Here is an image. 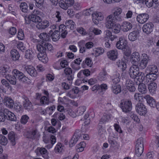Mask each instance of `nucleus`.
<instances>
[{"mask_svg":"<svg viewBox=\"0 0 159 159\" xmlns=\"http://www.w3.org/2000/svg\"><path fill=\"white\" fill-rule=\"evenodd\" d=\"M125 14L122 12V9L116 7L113 14L108 16L106 18V26L108 28L113 26L117 22L124 20Z\"/></svg>","mask_w":159,"mask_h":159,"instance_id":"obj_1","label":"nucleus"},{"mask_svg":"<svg viewBox=\"0 0 159 159\" xmlns=\"http://www.w3.org/2000/svg\"><path fill=\"white\" fill-rule=\"evenodd\" d=\"M47 40H40L39 41V44L37 45V48L39 51L45 52L47 50L52 52L53 50L52 45L48 43Z\"/></svg>","mask_w":159,"mask_h":159,"instance_id":"obj_2","label":"nucleus"},{"mask_svg":"<svg viewBox=\"0 0 159 159\" xmlns=\"http://www.w3.org/2000/svg\"><path fill=\"white\" fill-rule=\"evenodd\" d=\"M120 107L123 111L125 113L130 111L132 109V103L130 100L126 99L122 100L120 104Z\"/></svg>","mask_w":159,"mask_h":159,"instance_id":"obj_3","label":"nucleus"},{"mask_svg":"<svg viewBox=\"0 0 159 159\" xmlns=\"http://www.w3.org/2000/svg\"><path fill=\"white\" fill-rule=\"evenodd\" d=\"M143 139L140 137L138 139L135 145V153L138 157H140L143 152Z\"/></svg>","mask_w":159,"mask_h":159,"instance_id":"obj_4","label":"nucleus"},{"mask_svg":"<svg viewBox=\"0 0 159 159\" xmlns=\"http://www.w3.org/2000/svg\"><path fill=\"white\" fill-rule=\"evenodd\" d=\"M139 69L138 65H133L131 66L129 70V74L130 77L133 79H135L137 77H140L141 73L139 72Z\"/></svg>","mask_w":159,"mask_h":159,"instance_id":"obj_5","label":"nucleus"},{"mask_svg":"<svg viewBox=\"0 0 159 159\" xmlns=\"http://www.w3.org/2000/svg\"><path fill=\"white\" fill-rule=\"evenodd\" d=\"M135 110L136 112L140 115H144L147 112V110L145 106L140 102H139L136 105Z\"/></svg>","mask_w":159,"mask_h":159,"instance_id":"obj_6","label":"nucleus"},{"mask_svg":"<svg viewBox=\"0 0 159 159\" xmlns=\"http://www.w3.org/2000/svg\"><path fill=\"white\" fill-rule=\"evenodd\" d=\"M74 3V0H60L59 2V6L62 8L66 10L69 7L72 6Z\"/></svg>","mask_w":159,"mask_h":159,"instance_id":"obj_7","label":"nucleus"},{"mask_svg":"<svg viewBox=\"0 0 159 159\" xmlns=\"http://www.w3.org/2000/svg\"><path fill=\"white\" fill-rule=\"evenodd\" d=\"M149 17V15L146 13H143L138 15L136 18V20L139 23L143 24L148 20Z\"/></svg>","mask_w":159,"mask_h":159,"instance_id":"obj_8","label":"nucleus"},{"mask_svg":"<svg viewBox=\"0 0 159 159\" xmlns=\"http://www.w3.org/2000/svg\"><path fill=\"white\" fill-rule=\"evenodd\" d=\"M143 58L139 63V67L141 69H143L147 66L148 63L150 61L149 57L147 54H143Z\"/></svg>","mask_w":159,"mask_h":159,"instance_id":"obj_9","label":"nucleus"},{"mask_svg":"<svg viewBox=\"0 0 159 159\" xmlns=\"http://www.w3.org/2000/svg\"><path fill=\"white\" fill-rule=\"evenodd\" d=\"M154 25L152 22H148L145 24L142 27L143 32L147 34H150L153 31Z\"/></svg>","mask_w":159,"mask_h":159,"instance_id":"obj_10","label":"nucleus"},{"mask_svg":"<svg viewBox=\"0 0 159 159\" xmlns=\"http://www.w3.org/2000/svg\"><path fill=\"white\" fill-rule=\"evenodd\" d=\"M3 104L9 108H12L14 105L13 100L9 97L5 96L2 102Z\"/></svg>","mask_w":159,"mask_h":159,"instance_id":"obj_11","label":"nucleus"},{"mask_svg":"<svg viewBox=\"0 0 159 159\" xmlns=\"http://www.w3.org/2000/svg\"><path fill=\"white\" fill-rule=\"evenodd\" d=\"M24 69L31 76L35 77L37 75V72L35 68L31 66H26Z\"/></svg>","mask_w":159,"mask_h":159,"instance_id":"obj_12","label":"nucleus"},{"mask_svg":"<svg viewBox=\"0 0 159 159\" xmlns=\"http://www.w3.org/2000/svg\"><path fill=\"white\" fill-rule=\"evenodd\" d=\"M23 98L24 99V101H23V106L25 109L28 110H32V105L29 98L25 96H23Z\"/></svg>","mask_w":159,"mask_h":159,"instance_id":"obj_13","label":"nucleus"},{"mask_svg":"<svg viewBox=\"0 0 159 159\" xmlns=\"http://www.w3.org/2000/svg\"><path fill=\"white\" fill-rule=\"evenodd\" d=\"M145 99L147 103L151 107H155L156 104L155 100L152 97H150L149 95H147L143 97Z\"/></svg>","mask_w":159,"mask_h":159,"instance_id":"obj_14","label":"nucleus"},{"mask_svg":"<svg viewBox=\"0 0 159 159\" xmlns=\"http://www.w3.org/2000/svg\"><path fill=\"white\" fill-rule=\"evenodd\" d=\"M8 137L11 145L12 146L15 145L16 143V140L18 139L17 135L13 132L11 131L8 134Z\"/></svg>","mask_w":159,"mask_h":159,"instance_id":"obj_15","label":"nucleus"},{"mask_svg":"<svg viewBox=\"0 0 159 159\" xmlns=\"http://www.w3.org/2000/svg\"><path fill=\"white\" fill-rule=\"evenodd\" d=\"M108 57L111 60H115L118 57V54L116 50H111L107 53Z\"/></svg>","mask_w":159,"mask_h":159,"instance_id":"obj_16","label":"nucleus"},{"mask_svg":"<svg viewBox=\"0 0 159 159\" xmlns=\"http://www.w3.org/2000/svg\"><path fill=\"white\" fill-rule=\"evenodd\" d=\"M50 24L49 22L47 20H44L40 21L36 25V27L39 29H44L47 28Z\"/></svg>","mask_w":159,"mask_h":159,"instance_id":"obj_17","label":"nucleus"},{"mask_svg":"<svg viewBox=\"0 0 159 159\" xmlns=\"http://www.w3.org/2000/svg\"><path fill=\"white\" fill-rule=\"evenodd\" d=\"M39 52L37 56V58L43 63H47L48 61V59L45 52H43L41 51Z\"/></svg>","mask_w":159,"mask_h":159,"instance_id":"obj_18","label":"nucleus"},{"mask_svg":"<svg viewBox=\"0 0 159 159\" xmlns=\"http://www.w3.org/2000/svg\"><path fill=\"white\" fill-rule=\"evenodd\" d=\"M122 30L124 32H127L130 30L133 27L132 24L127 21L123 22L121 25Z\"/></svg>","mask_w":159,"mask_h":159,"instance_id":"obj_19","label":"nucleus"},{"mask_svg":"<svg viewBox=\"0 0 159 159\" xmlns=\"http://www.w3.org/2000/svg\"><path fill=\"white\" fill-rule=\"evenodd\" d=\"M38 134V131L36 129H32L30 131L26 133V137L28 138L34 139Z\"/></svg>","mask_w":159,"mask_h":159,"instance_id":"obj_20","label":"nucleus"},{"mask_svg":"<svg viewBox=\"0 0 159 159\" xmlns=\"http://www.w3.org/2000/svg\"><path fill=\"white\" fill-rule=\"evenodd\" d=\"M126 85L127 89L131 92H134L136 88L134 86V83L133 81L129 79L126 80Z\"/></svg>","mask_w":159,"mask_h":159,"instance_id":"obj_21","label":"nucleus"},{"mask_svg":"<svg viewBox=\"0 0 159 159\" xmlns=\"http://www.w3.org/2000/svg\"><path fill=\"white\" fill-rule=\"evenodd\" d=\"M34 55V51L32 49H29L26 51L25 57L26 59L31 61L33 59Z\"/></svg>","mask_w":159,"mask_h":159,"instance_id":"obj_22","label":"nucleus"},{"mask_svg":"<svg viewBox=\"0 0 159 159\" xmlns=\"http://www.w3.org/2000/svg\"><path fill=\"white\" fill-rule=\"evenodd\" d=\"M65 74L68 75L67 79L68 80L71 81L74 78L73 75L72 74V70L70 67H66L64 69Z\"/></svg>","mask_w":159,"mask_h":159,"instance_id":"obj_23","label":"nucleus"},{"mask_svg":"<svg viewBox=\"0 0 159 159\" xmlns=\"http://www.w3.org/2000/svg\"><path fill=\"white\" fill-rule=\"evenodd\" d=\"M11 57L12 60L16 61L19 60L20 57V55L18 52L15 49L11 50Z\"/></svg>","mask_w":159,"mask_h":159,"instance_id":"obj_24","label":"nucleus"},{"mask_svg":"<svg viewBox=\"0 0 159 159\" xmlns=\"http://www.w3.org/2000/svg\"><path fill=\"white\" fill-rule=\"evenodd\" d=\"M4 111L6 112V115L8 116L7 119L11 121H16V118L15 114L12 112L9 111L8 110H4Z\"/></svg>","mask_w":159,"mask_h":159,"instance_id":"obj_25","label":"nucleus"},{"mask_svg":"<svg viewBox=\"0 0 159 159\" xmlns=\"http://www.w3.org/2000/svg\"><path fill=\"white\" fill-rule=\"evenodd\" d=\"M140 60V55L139 53L136 52H133L131 56V61L133 64L134 65L136 62H138Z\"/></svg>","mask_w":159,"mask_h":159,"instance_id":"obj_26","label":"nucleus"},{"mask_svg":"<svg viewBox=\"0 0 159 159\" xmlns=\"http://www.w3.org/2000/svg\"><path fill=\"white\" fill-rule=\"evenodd\" d=\"M127 43V40H119L116 43V47L118 49H122L125 48Z\"/></svg>","mask_w":159,"mask_h":159,"instance_id":"obj_27","label":"nucleus"},{"mask_svg":"<svg viewBox=\"0 0 159 159\" xmlns=\"http://www.w3.org/2000/svg\"><path fill=\"white\" fill-rule=\"evenodd\" d=\"M67 28L66 25H61L59 26V31L62 33L61 37L63 39H64L66 37V35L67 34Z\"/></svg>","mask_w":159,"mask_h":159,"instance_id":"obj_28","label":"nucleus"},{"mask_svg":"<svg viewBox=\"0 0 159 159\" xmlns=\"http://www.w3.org/2000/svg\"><path fill=\"white\" fill-rule=\"evenodd\" d=\"M157 87V84L155 82H151L148 85V88L151 94L155 93Z\"/></svg>","mask_w":159,"mask_h":159,"instance_id":"obj_29","label":"nucleus"},{"mask_svg":"<svg viewBox=\"0 0 159 159\" xmlns=\"http://www.w3.org/2000/svg\"><path fill=\"white\" fill-rule=\"evenodd\" d=\"M140 75H141L140 76L141 79L144 84H147L149 83L152 82L150 77L147 74L145 75L144 73L141 72Z\"/></svg>","mask_w":159,"mask_h":159,"instance_id":"obj_30","label":"nucleus"},{"mask_svg":"<svg viewBox=\"0 0 159 159\" xmlns=\"http://www.w3.org/2000/svg\"><path fill=\"white\" fill-rule=\"evenodd\" d=\"M80 136L78 134H75L73 136L69 142L70 147H71L74 146L79 139Z\"/></svg>","mask_w":159,"mask_h":159,"instance_id":"obj_31","label":"nucleus"},{"mask_svg":"<svg viewBox=\"0 0 159 159\" xmlns=\"http://www.w3.org/2000/svg\"><path fill=\"white\" fill-rule=\"evenodd\" d=\"M105 40L110 39V40H114L115 39H118L116 35H112L111 33L109 30H107L105 31Z\"/></svg>","mask_w":159,"mask_h":159,"instance_id":"obj_32","label":"nucleus"},{"mask_svg":"<svg viewBox=\"0 0 159 159\" xmlns=\"http://www.w3.org/2000/svg\"><path fill=\"white\" fill-rule=\"evenodd\" d=\"M110 118V115L104 113L100 120L99 124H105L109 121Z\"/></svg>","mask_w":159,"mask_h":159,"instance_id":"obj_33","label":"nucleus"},{"mask_svg":"<svg viewBox=\"0 0 159 159\" xmlns=\"http://www.w3.org/2000/svg\"><path fill=\"white\" fill-rule=\"evenodd\" d=\"M111 89L112 92L116 94L120 93L121 91L120 85L117 84H115L112 86Z\"/></svg>","mask_w":159,"mask_h":159,"instance_id":"obj_34","label":"nucleus"},{"mask_svg":"<svg viewBox=\"0 0 159 159\" xmlns=\"http://www.w3.org/2000/svg\"><path fill=\"white\" fill-rule=\"evenodd\" d=\"M138 89L139 91L142 94L147 93V89L146 86L144 83H140L138 85Z\"/></svg>","mask_w":159,"mask_h":159,"instance_id":"obj_35","label":"nucleus"},{"mask_svg":"<svg viewBox=\"0 0 159 159\" xmlns=\"http://www.w3.org/2000/svg\"><path fill=\"white\" fill-rule=\"evenodd\" d=\"M11 71L10 67L7 65H5L4 66L1 68L0 72L2 74L4 75L9 74Z\"/></svg>","mask_w":159,"mask_h":159,"instance_id":"obj_36","label":"nucleus"},{"mask_svg":"<svg viewBox=\"0 0 159 159\" xmlns=\"http://www.w3.org/2000/svg\"><path fill=\"white\" fill-rule=\"evenodd\" d=\"M20 10L24 13H27L28 11V6L27 4L25 2H22L20 4Z\"/></svg>","mask_w":159,"mask_h":159,"instance_id":"obj_37","label":"nucleus"},{"mask_svg":"<svg viewBox=\"0 0 159 159\" xmlns=\"http://www.w3.org/2000/svg\"><path fill=\"white\" fill-rule=\"evenodd\" d=\"M120 74L117 72L116 73L111 77L113 82L115 84H117L120 80Z\"/></svg>","mask_w":159,"mask_h":159,"instance_id":"obj_38","label":"nucleus"},{"mask_svg":"<svg viewBox=\"0 0 159 159\" xmlns=\"http://www.w3.org/2000/svg\"><path fill=\"white\" fill-rule=\"evenodd\" d=\"M65 24L67 28L71 30H73L75 26V22L71 20H67Z\"/></svg>","mask_w":159,"mask_h":159,"instance_id":"obj_39","label":"nucleus"},{"mask_svg":"<svg viewBox=\"0 0 159 159\" xmlns=\"http://www.w3.org/2000/svg\"><path fill=\"white\" fill-rule=\"evenodd\" d=\"M147 69L149 71L148 73L152 74H156L158 71L157 66L154 65L149 66L147 67Z\"/></svg>","mask_w":159,"mask_h":159,"instance_id":"obj_40","label":"nucleus"},{"mask_svg":"<svg viewBox=\"0 0 159 159\" xmlns=\"http://www.w3.org/2000/svg\"><path fill=\"white\" fill-rule=\"evenodd\" d=\"M52 32V30L50 31L51 32ZM51 32L49 34H50V36H49V38H50V39H59V36L60 33L57 30H55L52 34H51Z\"/></svg>","mask_w":159,"mask_h":159,"instance_id":"obj_41","label":"nucleus"},{"mask_svg":"<svg viewBox=\"0 0 159 159\" xmlns=\"http://www.w3.org/2000/svg\"><path fill=\"white\" fill-rule=\"evenodd\" d=\"M12 74L13 76L16 78L19 79L23 76L24 74L20 71L16 69H14L13 70Z\"/></svg>","mask_w":159,"mask_h":159,"instance_id":"obj_42","label":"nucleus"},{"mask_svg":"<svg viewBox=\"0 0 159 159\" xmlns=\"http://www.w3.org/2000/svg\"><path fill=\"white\" fill-rule=\"evenodd\" d=\"M121 28V26L120 24L116 23L111 27H110L109 29H112L114 33L117 34L120 32Z\"/></svg>","mask_w":159,"mask_h":159,"instance_id":"obj_43","label":"nucleus"},{"mask_svg":"<svg viewBox=\"0 0 159 159\" xmlns=\"http://www.w3.org/2000/svg\"><path fill=\"white\" fill-rule=\"evenodd\" d=\"M86 146V143L84 142H81L78 145L76 148V151L80 152L84 150V148Z\"/></svg>","mask_w":159,"mask_h":159,"instance_id":"obj_44","label":"nucleus"},{"mask_svg":"<svg viewBox=\"0 0 159 159\" xmlns=\"http://www.w3.org/2000/svg\"><path fill=\"white\" fill-rule=\"evenodd\" d=\"M98 134L100 137H103L105 132L104 128L103 127L101 124L99 123L98 125Z\"/></svg>","mask_w":159,"mask_h":159,"instance_id":"obj_45","label":"nucleus"},{"mask_svg":"<svg viewBox=\"0 0 159 159\" xmlns=\"http://www.w3.org/2000/svg\"><path fill=\"white\" fill-rule=\"evenodd\" d=\"M30 20L34 22L39 23L41 21V18L39 16H35L33 15H30Z\"/></svg>","mask_w":159,"mask_h":159,"instance_id":"obj_46","label":"nucleus"},{"mask_svg":"<svg viewBox=\"0 0 159 159\" xmlns=\"http://www.w3.org/2000/svg\"><path fill=\"white\" fill-rule=\"evenodd\" d=\"M47 152L46 149L44 148H38L35 150V152L38 155L39 154H44Z\"/></svg>","mask_w":159,"mask_h":159,"instance_id":"obj_47","label":"nucleus"},{"mask_svg":"<svg viewBox=\"0 0 159 159\" xmlns=\"http://www.w3.org/2000/svg\"><path fill=\"white\" fill-rule=\"evenodd\" d=\"M40 105L42 106L45 104H48L49 103V100L48 98L45 96L42 97L40 98Z\"/></svg>","mask_w":159,"mask_h":159,"instance_id":"obj_48","label":"nucleus"},{"mask_svg":"<svg viewBox=\"0 0 159 159\" xmlns=\"http://www.w3.org/2000/svg\"><path fill=\"white\" fill-rule=\"evenodd\" d=\"M138 34L135 31L130 33L128 36L129 40H136L138 39Z\"/></svg>","mask_w":159,"mask_h":159,"instance_id":"obj_49","label":"nucleus"},{"mask_svg":"<svg viewBox=\"0 0 159 159\" xmlns=\"http://www.w3.org/2000/svg\"><path fill=\"white\" fill-rule=\"evenodd\" d=\"M94 11V10L93 9V7H91L84 11L83 13L85 16H88L91 15L93 16Z\"/></svg>","mask_w":159,"mask_h":159,"instance_id":"obj_50","label":"nucleus"},{"mask_svg":"<svg viewBox=\"0 0 159 159\" xmlns=\"http://www.w3.org/2000/svg\"><path fill=\"white\" fill-rule=\"evenodd\" d=\"M50 34H47L46 33H42L39 35V38L42 40H50V38H49Z\"/></svg>","mask_w":159,"mask_h":159,"instance_id":"obj_51","label":"nucleus"},{"mask_svg":"<svg viewBox=\"0 0 159 159\" xmlns=\"http://www.w3.org/2000/svg\"><path fill=\"white\" fill-rule=\"evenodd\" d=\"M8 142L7 138L2 134H0V143L3 145H6Z\"/></svg>","mask_w":159,"mask_h":159,"instance_id":"obj_52","label":"nucleus"},{"mask_svg":"<svg viewBox=\"0 0 159 159\" xmlns=\"http://www.w3.org/2000/svg\"><path fill=\"white\" fill-rule=\"evenodd\" d=\"M100 80L101 81L105 80L107 79V72L104 69H103L102 72L100 73Z\"/></svg>","mask_w":159,"mask_h":159,"instance_id":"obj_53","label":"nucleus"},{"mask_svg":"<svg viewBox=\"0 0 159 159\" xmlns=\"http://www.w3.org/2000/svg\"><path fill=\"white\" fill-rule=\"evenodd\" d=\"M92 64V60L89 58L87 57L83 61L82 65L84 66L86 64L89 67H91Z\"/></svg>","mask_w":159,"mask_h":159,"instance_id":"obj_54","label":"nucleus"},{"mask_svg":"<svg viewBox=\"0 0 159 159\" xmlns=\"http://www.w3.org/2000/svg\"><path fill=\"white\" fill-rule=\"evenodd\" d=\"M95 16V18H97L98 20H102L104 18L103 15L102 13L99 12H96L94 13L93 16Z\"/></svg>","mask_w":159,"mask_h":159,"instance_id":"obj_55","label":"nucleus"},{"mask_svg":"<svg viewBox=\"0 0 159 159\" xmlns=\"http://www.w3.org/2000/svg\"><path fill=\"white\" fill-rule=\"evenodd\" d=\"M86 109V107L84 106H82L80 107L78 109V110L77 111V113L80 116L82 115L84 112L85 111Z\"/></svg>","mask_w":159,"mask_h":159,"instance_id":"obj_56","label":"nucleus"},{"mask_svg":"<svg viewBox=\"0 0 159 159\" xmlns=\"http://www.w3.org/2000/svg\"><path fill=\"white\" fill-rule=\"evenodd\" d=\"M108 142L113 147H114L116 143V141L115 139V138L112 136L109 137Z\"/></svg>","mask_w":159,"mask_h":159,"instance_id":"obj_57","label":"nucleus"},{"mask_svg":"<svg viewBox=\"0 0 159 159\" xmlns=\"http://www.w3.org/2000/svg\"><path fill=\"white\" fill-rule=\"evenodd\" d=\"M96 56H98L102 54L104 52V49L102 48H98L95 50Z\"/></svg>","mask_w":159,"mask_h":159,"instance_id":"obj_58","label":"nucleus"},{"mask_svg":"<svg viewBox=\"0 0 159 159\" xmlns=\"http://www.w3.org/2000/svg\"><path fill=\"white\" fill-rule=\"evenodd\" d=\"M6 112H5L4 110L3 112L0 111V121L4 122L6 118H7V115L5 114Z\"/></svg>","mask_w":159,"mask_h":159,"instance_id":"obj_59","label":"nucleus"},{"mask_svg":"<svg viewBox=\"0 0 159 159\" xmlns=\"http://www.w3.org/2000/svg\"><path fill=\"white\" fill-rule=\"evenodd\" d=\"M31 15H33L35 16H38V15L42 16L43 15V13L41 10L38 9H35L33 11Z\"/></svg>","mask_w":159,"mask_h":159,"instance_id":"obj_60","label":"nucleus"},{"mask_svg":"<svg viewBox=\"0 0 159 159\" xmlns=\"http://www.w3.org/2000/svg\"><path fill=\"white\" fill-rule=\"evenodd\" d=\"M36 2V6L38 8H41L43 7L44 0H34Z\"/></svg>","mask_w":159,"mask_h":159,"instance_id":"obj_61","label":"nucleus"},{"mask_svg":"<svg viewBox=\"0 0 159 159\" xmlns=\"http://www.w3.org/2000/svg\"><path fill=\"white\" fill-rule=\"evenodd\" d=\"M29 119V117L26 115H24L21 117L20 122L23 124H25L28 121Z\"/></svg>","mask_w":159,"mask_h":159,"instance_id":"obj_62","label":"nucleus"},{"mask_svg":"<svg viewBox=\"0 0 159 159\" xmlns=\"http://www.w3.org/2000/svg\"><path fill=\"white\" fill-rule=\"evenodd\" d=\"M150 77L152 82L155 80L157 78V75L156 74H152L148 73L147 74Z\"/></svg>","mask_w":159,"mask_h":159,"instance_id":"obj_63","label":"nucleus"},{"mask_svg":"<svg viewBox=\"0 0 159 159\" xmlns=\"http://www.w3.org/2000/svg\"><path fill=\"white\" fill-rule=\"evenodd\" d=\"M66 96L72 99H74L76 97V95L74 94L71 90L67 93Z\"/></svg>","mask_w":159,"mask_h":159,"instance_id":"obj_64","label":"nucleus"}]
</instances>
